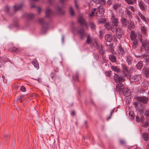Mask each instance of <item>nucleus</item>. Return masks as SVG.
Segmentation results:
<instances>
[{"mask_svg":"<svg viewBox=\"0 0 149 149\" xmlns=\"http://www.w3.org/2000/svg\"><path fill=\"white\" fill-rule=\"evenodd\" d=\"M72 29L74 33H75L77 31V33L79 34L80 38L81 40H83L86 36V33L84 31L83 28H81L79 29H77V28L72 26Z\"/></svg>","mask_w":149,"mask_h":149,"instance_id":"f257e3e1","label":"nucleus"},{"mask_svg":"<svg viewBox=\"0 0 149 149\" xmlns=\"http://www.w3.org/2000/svg\"><path fill=\"white\" fill-rule=\"evenodd\" d=\"M112 31L113 33H116L118 38L120 39L122 37L123 32L121 27H117V26H114V28H112Z\"/></svg>","mask_w":149,"mask_h":149,"instance_id":"f03ea898","label":"nucleus"},{"mask_svg":"<svg viewBox=\"0 0 149 149\" xmlns=\"http://www.w3.org/2000/svg\"><path fill=\"white\" fill-rule=\"evenodd\" d=\"M143 48L147 53H149V42L147 40H142L140 39Z\"/></svg>","mask_w":149,"mask_h":149,"instance_id":"7ed1b4c3","label":"nucleus"},{"mask_svg":"<svg viewBox=\"0 0 149 149\" xmlns=\"http://www.w3.org/2000/svg\"><path fill=\"white\" fill-rule=\"evenodd\" d=\"M39 22L43 25L42 31L43 33H45L48 27V24L47 23L43 18L40 19L39 20Z\"/></svg>","mask_w":149,"mask_h":149,"instance_id":"20e7f679","label":"nucleus"},{"mask_svg":"<svg viewBox=\"0 0 149 149\" xmlns=\"http://www.w3.org/2000/svg\"><path fill=\"white\" fill-rule=\"evenodd\" d=\"M141 76L140 74H135L133 76H131L130 78L131 82L135 83L141 80Z\"/></svg>","mask_w":149,"mask_h":149,"instance_id":"39448f33","label":"nucleus"},{"mask_svg":"<svg viewBox=\"0 0 149 149\" xmlns=\"http://www.w3.org/2000/svg\"><path fill=\"white\" fill-rule=\"evenodd\" d=\"M111 20L113 25L115 26H118L119 23L118 19L113 14H112Z\"/></svg>","mask_w":149,"mask_h":149,"instance_id":"423d86ee","label":"nucleus"},{"mask_svg":"<svg viewBox=\"0 0 149 149\" xmlns=\"http://www.w3.org/2000/svg\"><path fill=\"white\" fill-rule=\"evenodd\" d=\"M114 79L116 83H122L124 81V79L117 74H115L114 75Z\"/></svg>","mask_w":149,"mask_h":149,"instance_id":"0eeeda50","label":"nucleus"},{"mask_svg":"<svg viewBox=\"0 0 149 149\" xmlns=\"http://www.w3.org/2000/svg\"><path fill=\"white\" fill-rule=\"evenodd\" d=\"M104 13V9L102 6H99L97 9L96 13L97 15L100 17L103 15Z\"/></svg>","mask_w":149,"mask_h":149,"instance_id":"6e6552de","label":"nucleus"},{"mask_svg":"<svg viewBox=\"0 0 149 149\" xmlns=\"http://www.w3.org/2000/svg\"><path fill=\"white\" fill-rule=\"evenodd\" d=\"M117 52L118 53L121 55H123L125 52V50L123 48L122 45L120 44H119L117 49Z\"/></svg>","mask_w":149,"mask_h":149,"instance_id":"1a4fd4ad","label":"nucleus"},{"mask_svg":"<svg viewBox=\"0 0 149 149\" xmlns=\"http://www.w3.org/2000/svg\"><path fill=\"white\" fill-rule=\"evenodd\" d=\"M23 6V5L22 3L14 5L13 7L14 11V12H16L21 10Z\"/></svg>","mask_w":149,"mask_h":149,"instance_id":"9d476101","label":"nucleus"},{"mask_svg":"<svg viewBox=\"0 0 149 149\" xmlns=\"http://www.w3.org/2000/svg\"><path fill=\"white\" fill-rule=\"evenodd\" d=\"M45 14L46 16L47 17H49L54 15L53 12L50 10L49 7H47L46 8Z\"/></svg>","mask_w":149,"mask_h":149,"instance_id":"9b49d317","label":"nucleus"},{"mask_svg":"<svg viewBox=\"0 0 149 149\" xmlns=\"http://www.w3.org/2000/svg\"><path fill=\"white\" fill-rule=\"evenodd\" d=\"M124 87V85L122 83L118 84L116 86V90L118 92L123 91V88Z\"/></svg>","mask_w":149,"mask_h":149,"instance_id":"f8f14e48","label":"nucleus"},{"mask_svg":"<svg viewBox=\"0 0 149 149\" xmlns=\"http://www.w3.org/2000/svg\"><path fill=\"white\" fill-rule=\"evenodd\" d=\"M137 99L143 103H146L148 100V98L144 96L137 97Z\"/></svg>","mask_w":149,"mask_h":149,"instance_id":"ddd939ff","label":"nucleus"},{"mask_svg":"<svg viewBox=\"0 0 149 149\" xmlns=\"http://www.w3.org/2000/svg\"><path fill=\"white\" fill-rule=\"evenodd\" d=\"M130 37L131 40L134 41V40H137L136 39V34L133 31H132L130 33Z\"/></svg>","mask_w":149,"mask_h":149,"instance_id":"4468645a","label":"nucleus"},{"mask_svg":"<svg viewBox=\"0 0 149 149\" xmlns=\"http://www.w3.org/2000/svg\"><path fill=\"white\" fill-rule=\"evenodd\" d=\"M106 29L108 30H111L112 31V28H114V26L113 25H110L109 22L106 23L104 25Z\"/></svg>","mask_w":149,"mask_h":149,"instance_id":"2eb2a0df","label":"nucleus"},{"mask_svg":"<svg viewBox=\"0 0 149 149\" xmlns=\"http://www.w3.org/2000/svg\"><path fill=\"white\" fill-rule=\"evenodd\" d=\"M113 36L112 35L107 34L105 36V38L106 41L108 42H111Z\"/></svg>","mask_w":149,"mask_h":149,"instance_id":"dca6fc26","label":"nucleus"},{"mask_svg":"<svg viewBox=\"0 0 149 149\" xmlns=\"http://www.w3.org/2000/svg\"><path fill=\"white\" fill-rule=\"evenodd\" d=\"M34 15L32 14L25 13L24 14L23 17L27 19H31L33 18Z\"/></svg>","mask_w":149,"mask_h":149,"instance_id":"f3484780","label":"nucleus"},{"mask_svg":"<svg viewBox=\"0 0 149 149\" xmlns=\"http://www.w3.org/2000/svg\"><path fill=\"white\" fill-rule=\"evenodd\" d=\"M78 22L82 25L86 22L81 16H79L78 17Z\"/></svg>","mask_w":149,"mask_h":149,"instance_id":"a211bd4d","label":"nucleus"},{"mask_svg":"<svg viewBox=\"0 0 149 149\" xmlns=\"http://www.w3.org/2000/svg\"><path fill=\"white\" fill-rule=\"evenodd\" d=\"M98 48L99 53L103 56L104 53V46L102 45H100L99 46Z\"/></svg>","mask_w":149,"mask_h":149,"instance_id":"6ab92c4d","label":"nucleus"},{"mask_svg":"<svg viewBox=\"0 0 149 149\" xmlns=\"http://www.w3.org/2000/svg\"><path fill=\"white\" fill-rule=\"evenodd\" d=\"M121 22L123 26L125 27L127 26V22L126 19L124 18H122L121 19Z\"/></svg>","mask_w":149,"mask_h":149,"instance_id":"aec40b11","label":"nucleus"},{"mask_svg":"<svg viewBox=\"0 0 149 149\" xmlns=\"http://www.w3.org/2000/svg\"><path fill=\"white\" fill-rule=\"evenodd\" d=\"M111 69L114 71L117 72H119L120 71V69L118 66H111Z\"/></svg>","mask_w":149,"mask_h":149,"instance_id":"412c9836","label":"nucleus"},{"mask_svg":"<svg viewBox=\"0 0 149 149\" xmlns=\"http://www.w3.org/2000/svg\"><path fill=\"white\" fill-rule=\"evenodd\" d=\"M56 10L60 14H63L64 13V11L59 6H57L56 8Z\"/></svg>","mask_w":149,"mask_h":149,"instance_id":"4be33fe9","label":"nucleus"},{"mask_svg":"<svg viewBox=\"0 0 149 149\" xmlns=\"http://www.w3.org/2000/svg\"><path fill=\"white\" fill-rule=\"evenodd\" d=\"M89 25L92 31H94L95 30L96 26L94 23L92 22H91L89 23Z\"/></svg>","mask_w":149,"mask_h":149,"instance_id":"5701e85b","label":"nucleus"},{"mask_svg":"<svg viewBox=\"0 0 149 149\" xmlns=\"http://www.w3.org/2000/svg\"><path fill=\"white\" fill-rule=\"evenodd\" d=\"M109 60L112 62H115L116 61V57L112 54L109 56Z\"/></svg>","mask_w":149,"mask_h":149,"instance_id":"b1692460","label":"nucleus"},{"mask_svg":"<svg viewBox=\"0 0 149 149\" xmlns=\"http://www.w3.org/2000/svg\"><path fill=\"white\" fill-rule=\"evenodd\" d=\"M132 61V58L131 56H128L127 57L126 61L128 64L129 65H131Z\"/></svg>","mask_w":149,"mask_h":149,"instance_id":"393cba45","label":"nucleus"},{"mask_svg":"<svg viewBox=\"0 0 149 149\" xmlns=\"http://www.w3.org/2000/svg\"><path fill=\"white\" fill-rule=\"evenodd\" d=\"M125 1L129 5L136 3V0H125Z\"/></svg>","mask_w":149,"mask_h":149,"instance_id":"a878e982","label":"nucleus"},{"mask_svg":"<svg viewBox=\"0 0 149 149\" xmlns=\"http://www.w3.org/2000/svg\"><path fill=\"white\" fill-rule=\"evenodd\" d=\"M139 1V6L140 8L143 10H145V7L144 6V4L141 1Z\"/></svg>","mask_w":149,"mask_h":149,"instance_id":"bb28decb","label":"nucleus"},{"mask_svg":"<svg viewBox=\"0 0 149 149\" xmlns=\"http://www.w3.org/2000/svg\"><path fill=\"white\" fill-rule=\"evenodd\" d=\"M143 138L144 140L147 141L149 139V135L147 133H143Z\"/></svg>","mask_w":149,"mask_h":149,"instance_id":"cd10ccee","label":"nucleus"},{"mask_svg":"<svg viewBox=\"0 0 149 149\" xmlns=\"http://www.w3.org/2000/svg\"><path fill=\"white\" fill-rule=\"evenodd\" d=\"M92 42L91 37L90 34H88L87 36L86 43L88 44H91Z\"/></svg>","mask_w":149,"mask_h":149,"instance_id":"c85d7f7f","label":"nucleus"},{"mask_svg":"<svg viewBox=\"0 0 149 149\" xmlns=\"http://www.w3.org/2000/svg\"><path fill=\"white\" fill-rule=\"evenodd\" d=\"M143 66L142 62L141 61H139L136 65V67L139 70L141 69Z\"/></svg>","mask_w":149,"mask_h":149,"instance_id":"c756f323","label":"nucleus"},{"mask_svg":"<svg viewBox=\"0 0 149 149\" xmlns=\"http://www.w3.org/2000/svg\"><path fill=\"white\" fill-rule=\"evenodd\" d=\"M133 41L132 47L135 49L138 47V41L137 40H135Z\"/></svg>","mask_w":149,"mask_h":149,"instance_id":"7c9ffc66","label":"nucleus"},{"mask_svg":"<svg viewBox=\"0 0 149 149\" xmlns=\"http://www.w3.org/2000/svg\"><path fill=\"white\" fill-rule=\"evenodd\" d=\"M32 64L33 65L34 67L37 69H38L39 68V65L38 62L36 61H34L32 62Z\"/></svg>","mask_w":149,"mask_h":149,"instance_id":"2f4dec72","label":"nucleus"},{"mask_svg":"<svg viewBox=\"0 0 149 149\" xmlns=\"http://www.w3.org/2000/svg\"><path fill=\"white\" fill-rule=\"evenodd\" d=\"M121 6V5L120 3H116L114 5L113 8L115 10H117L120 8Z\"/></svg>","mask_w":149,"mask_h":149,"instance_id":"473e14b6","label":"nucleus"},{"mask_svg":"<svg viewBox=\"0 0 149 149\" xmlns=\"http://www.w3.org/2000/svg\"><path fill=\"white\" fill-rule=\"evenodd\" d=\"M138 15L143 21L145 22H146V19L141 13L139 12Z\"/></svg>","mask_w":149,"mask_h":149,"instance_id":"72a5a7b5","label":"nucleus"},{"mask_svg":"<svg viewBox=\"0 0 149 149\" xmlns=\"http://www.w3.org/2000/svg\"><path fill=\"white\" fill-rule=\"evenodd\" d=\"M145 74L147 76H149V69L146 68H144L143 70Z\"/></svg>","mask_w":149,"mask_h":149,"instance_id":"f704fd0d","label":"nucleus"},{"mask_svg":"<svg viewBox=\"0 0 149 149\" xmlns=\"http://www.w3.org/2000/svg\"><path fill=\"white\" fill-rule=\"evenodd\" d=\"M128 71H123L122 73V74H121V75L123 77H125L127 76L128 75Z\"/></svg>","mask_w":149,"mask_h":149,"instance_id":"c9c22d12","label":"nucleus"},{"mask_svg":"<svg viewBox=\"0 0 149 149\" xmlns=\"http://www.w3.org/2000/svg\"><path fill=\"white\" fill-rule=\"evenodd\" d=\"M141 30L143 33L145 34L146 33V30L144 26H141Z\"/></svg>","mask_w":149,"mask_h":149,"instance_id":"e433bc0d","label":"nucleus"},{"mask_svg":"<svg viewBox=\"0 0 149 149\" xmlns=\"http://www.w3.org/2000/svg\"><path fill=\"white\" fill-rule=\"evenodd\" d=\"M128 7L129 9H130L133 12H134L136 9V7H134L131 6H129Z\"/></svg>","mask_w":149,"mask_h":149,"instance_id":"4c0bfd02","label":"nucleus"},{"mask_svg":"<svg viewBox=\"0 0 149 149\" xmlns=\"http://www.w3.org/2000/svg\"><path fill=\"white\" fill-rule=\"evenodd\" d=\"M145 115L146 116L147 119H149V110H146L145 112Z\"/></svg>","mask_w":149,"mask_h":149,"instance_id":"58836bf2","label":"nucleus"},{"mask_svg":"<svg viewBox=\"0 0 149 149\" xmlns=\"http://www.w3.org/2000/svg\"><path fill=\"white\" fill-rule=\"evenodd\" d=\"M129 115L130 116V118L131 119H133L134 118V113L132 111H130L129 113Z\"/></svg>","mask_w":149,"mask_h":149,"instance_id":"ea45409f","label":"nucleus"},{"mask_svg":"<svg viewBox=\"0 0 149 149\" xmlns=\"http://www.w3.org/2000/svg\"><path fill=\"white\" fill-rule=\"evenodd\" d=\"M5 11L7 14H9V7L7 6H6L5 8L4 9Z\"/></svg>","mask_w":149,"mask_h":149,"instance_id":"a19ab883","label":"nucleus"},{"mask_svg":"<svg viewBox=\"0 0 149 149\" xmlns=\"http://www.w3.org/2000/svg\"><path fill=\"white\" fill-rule=\"evenodd\" d=\"M112 72L111 71H107L105 72L106 75L107 77H110L111 74Z\"/></svg>","mask_w":149,"mask_h":149,"instance_id":"79ce46f5","label":"nucleus"},{"mask_svg":"<svg viewBox=\"0 0 149 149\" xmlns=\"http://www.w3.org/2000/svg\"><path fill=\"white\" fill-rule=\"evenodd\" d=\"M70 13L71 15H73L74 14V11L72 7H70L69 9Z\"/></svg>","mask_w":149,"mask_h":149,"instance_id":"37998d69","label":"nucleus"},{"mask_svg":"<svg viewBox=\"0 0 149 149\" xmlns=\"http://www.w3.org/2000/svg\"><path fill=\"white\" fill-rule=\"evenodd\" d=\"M121 66L124 71H128L127 69V67L125 65L122 64L121 65Z\"/></svg>","mask_w":149,"mask_h":149,"instance_id":"c03bdc74","label":"nucleus"},{"mask_svg":"<svg viewBox=\"0 0 149 149\" xmlns=\"http://www.w3.org/2000/svg\"><path fill=\"white\" fill-rule=\"evenodd\" d=\"M142 125L144 127H146L148 125V123L147 121H145L144 122H143Z\"/></svg>","mask_w":149,"mask_h":149,"instance_id":"a18cd8bd","label":"nucleus"},{"mask_svg":"<svg viewBox=\"0 0 149 149\" xmlns=\"http://www.w3.org/2000/svg\"><path fill=\"white\" fill-rule=\"evenodd\" d=\"M17 50V49L15 47H12L10 49H9V50L10 51L12 52H15Z\"/></svg>","mask_w":149,"mask_h":149,"instance_id":"49530a36","label":"nucleus"},{"mask_svg":"<svg viewBox=\"0 0 149 149\" xmlns=\"http://www.w3.org/2000/svg\"><path fill=\"white\" fill-rule=\"evenodd\" d=\"M114 109H113L111 111V113H110V116L108 117L107 118V120H109L111 118V117L112 116V114L114 112Z\"/></svg>","mask_w":149,"mask_h":149,"instance_id":"de8ad7c7","label":"nucleus"},{"mask_svg":"<svg viewBox=\"0 0 149 149\" xmlns=\"http://www.w3.org/2000/svg\"><path fill=\"white\" fill-rule=\"evenodd\" d=\"M126 12L127 14L129 15H131L132 14V12L128 10H127L126 11Z\"/></svg>","mask_w":149,"mask_h":149,"instance_id":"09e8293b","label":"nucleus"},{"mask_svg":"<svg viewBox=\"0 0 149 149\" xmlns=\"http://www.w3.org/2000/svg\"><path fill=\"white\" fill-rule=\"evenodd\" d=\"M20 89H21V91H22L23 92H25L26 91L25 88L23 86H22L20 88Z\"/></svg>","mask_w":149,"mask_h":149,"instance_id":"8fccbe9b","label":"nucleus"},{"mask_svg":"<svg viewBox=\"0 0 149 149\" xmlns=\"http://www.w3.org/2000/svg\"><path fill=\"white\" fill-rule=\"evenodd\" d=\"M92 1L95 3L96 4H98L100 3L99 0H92Z\"/></svg>","mask_w":149,"mask_h":149,"instance_id":"3c124183","label":"nucleus"},{"mask_svg":"<svg viewBox=\"0 0 149 149\" xmlns=\"http://www.w3.org/2000/svg\"><path fill=\"white\" fill-rule=\"evenodd\" d=\"M34 79L38 81L39 83L42 82V79L41 78Z\"/></svg>","mask_w":149,"mask_h":149,"instance_id":"603ef678","label":"nucleus"},{"mask_svg":"<svg viewBox=\"0 0 149 149\" xmlns=\"http://www.w3.org/2000/svg\"><path fill=\"white\" fill-rule=\"evenodd\" d=\"M94 12L93 10H92L91 13V14H89V16L90 17H92L94 15Z\"/></svg>","mask_w":149,"mask_h":149,"instance_id":"864d4df0","label":"nucleus"},{"mask_svg":"<svg viewBox=\"0 0 149 149\" xmlns=\"http://www.w3.org/2000/svg\"><path fill=\"white\" fill-rule=\"evenodd\" d=\"M17 102L22 101V97L21 96L19 97L17 99Z\"/></svg>","mask_w":149,"mask_h":149,"instance_id":"5fc2aeb1","label":"nucleus"},{"mask_svg":"<svg viewBox=\"0 0 149 149\" xmlns=\"http://www.w3.org/2000/svg\"><path fill=\"white\" fill-rule=\"evenodd\" d=\"M136 120L137 121L140 122V118L138 116H136Z\"/></svg>","mask_w":149,"mask_h":149,"instance_id":"6e6d98bb","label":"nucleus"},{"mask_svg":"<svg viewBox=\"0 0 149 149\" xmlns=\"http://www.w3.org/2000/svg\"><path fill=\"white\" fill-rule=\"evenodd\" d=\"M82 25H84L85 26L86 28H88V25L87 23L86 22L84 24Z\"/></svg>","mask_w":149,"mask_h":149,"instance_id":"4d7b16f0","label":"nucleus"},{"mask_svg":"<svg viewBox=\"0 0 149 149\" xmlns=\"http://www.w3.org/2000/svg\"><path fill=\"white\" fill-rule=\"evenodd\" d=\"M101 3L102 4L105 5V0H100Z\"/></svg>","mask_w":149,"mask_h":149,"instance_id":"13d9d810","label":"nucleus"},{"mask_svg":"<svg viewBox=\"0 0 149 149\" xmlns=\"http://www.w3.org/2000/svg\"><path fill=\"white\" fill-rule=\"evenodd\" d=\"M93 44L95 47H97L98 48V47H99V46H98L96 42H95L93 43Z\"/></svg>","mask_w":149,"mask_h":149,"instance_id":"bf43d9fd","label":"nucleus"},{"mask_svg":"<svg viewBox=\"0 0 149 149\" xmlns=\"http://www.w3.org/2000/svg\"><path fill=\"white\" fill-rule=\"evenodd\" d=\"M2 78H3V80L4 82L5 83H6L7 82V81L5 78L4 77H3V76H2Z\"/></svg>","mask_w":149,"mask_h":149,"instance_id":"052dcab7","label":"nucleus"},{"mask_svg":"<svg viewBox=\"0 0 149 149\" xmlns=\"http://www.w3.org/2000/svg\"><path fill=\"white\" fill-rule=\"evenodd\" d=\"M38 12L39 13H40V12L41 11V9L39 7H38Z\"/></svg>","mask_w":149,"mask_h":149,"instance_id":"680f3d73","label":"nucleus"},{"mask_svg":"<svg viewBox=\"0 0 149 149\" xmlns=\"http://www.w3.org/2000/svg\"><path fill=\"white\" fill-rule=\"evenodd\" d=\"M79 74L78 73H76V77L77 79L78 80V79L79 77Z\"/></svg>","mask_w":149,"mask_h":149,"instance_id":"e2e57ef3","label":"nucleus"},{"mask_svg":"<svg viewBox=\"0 0 149 149\" xmlns=\"http://www.w3.org/2000/svg\"><path fill=\"white\" fill-rule=\"evenodd\" d=\"M120 143L121 144H124L125 143V141L123 140H121L120 141Z\"/></svg>","mask_w":149,"mask_h":149,"instance_id":"0e129e2a","label":"nucleus"},{"mask_svg":"<svg viewBox=\"0 0 149 149\" xmlns=\"http://www.w3.org/2000/svg\"><path fill=\"white\" fill-rule=\"evenodd\" d=\"M75 114V112L74 111H72L71 113V115L72 116H74Z\"/></svg>","mask_w":149,"mask_h":149,"instance_id":"69168bd1","label":"nucleus"},{"mask_svg":"<svg viewBox=\"0 0 149 149\" xmlns=\"http://www.w3.org/2000/svg\"><path fill=\"white\" fill-rule=\"evenodd\" d=\"M146 147L147 149H149V143H148Z\"/></svg>","mask_w":149,"mask_h":149,"instance_id":"338daca9","label":"nucleus"},{"mask_svg":"<svg viewBox=\"0 0 149 149\" xmlns=\"http://www.w3.org/2000/svg\"><path fill=\"white\" fill-rule=\"evenodd\" d=\"M35 6L34 5H32L31 4V7L32 8H34Z\"/></svg>","mask_w":149,"mask_h":149,"instance_id":"774afa93","label":"nucleus"}]
</instances>
